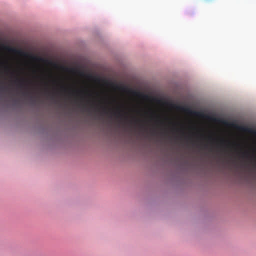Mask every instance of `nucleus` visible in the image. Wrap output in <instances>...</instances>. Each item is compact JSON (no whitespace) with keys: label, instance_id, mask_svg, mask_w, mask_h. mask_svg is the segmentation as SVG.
Returning a JSON list of instances; mask_svg holds the SVG:
<instances>
[{"label":"nucleus","instance_id":"f257e3e1","mask_svg":"<svg viewBox=\"0 0 256 256\" xmlns=\"http://www.w3.org/2000/svg\"><path fill=\"white\" fill-rule=\"evenodd\" d=\"M208 139V142L196 145L202 149L237 155L247 154L252 149L249 145L244 143L232 142L223 138L216 139L211 136Z\"/></svg>","mask_w":256,"mask_h":256},{"label":"nucleus","instance_id":"f03ea898","mask_svg":"<svg viewBox=\"0 0 256 256\" xmlns=\"http://www.w3.org/2000/svg\"><path fill=\"white\" fill-rule=\"evenodd\" d=\"M14 83L17 84V85L19 88H25L26 89V90H25L23 92V94L24 95H27L28 94V92L27 90V88L26 86V80H24V79L16 78V80H14Z\"/></svg>","mask_w":256,"mask_h":256},{"label":"nucleus","instance_id":"7ed1b4c3","mask_svg":"<svg viewBox=\"0 0 256 256\" xmlns=\"http://www.w3.org/2000/svg\"><path fill=\"white\" fill-rule=\"evenodd\" d=\"M112 114L116 118H120V120H128V116L124 114L123 111L120 109H118L117 110L112 112Z\"/></svg>","mask_w":256,"mask_h":256},{"label":"nucleus","instance_id":"20e7f679","mask_svg":"<svg viewBox=\"0 0 256 256\" xmlns=\"http://www.w3.org/2000/svg\"><path fill=\"white\" fill-rule=\"evenodd\" d=\"M6 49L8 50V52L16 53V54H20L21 52L20 50H17L16 48H11L10 46H6Z\"/></svg>","mask_w":256,"mask_h":256},{"label":"nucleus","instance_id":"39448f33","mask_svg":"<svg viewBox=\"0 0 256 256\" xmlns=\"http://www.w3.org/2000/svg\"><path fill=\"white\" fill-rule=\"evenodd\" d=\"M184 138L187 140H190V142L193 144V145H195V142L192 140V137L191 136H184Z\"/></svg>","mask_w":256,"mask_h":256},{"label":"nucleus","instance_id":"423d86ee","mask_svg":"<svg viewBox=\"0 0 256 256\" xmlns=\"http://www.w3.org/2000/svg\"><path fill=\"white\" fill-rule=\"evenodd\" d=\"M102 111L103 113L107 114L108 113V109L106 107H102Z\"/></svg>","mask_w":256,"mask_h":256},{"label":"nucleus","instance_id":"0eeeda50","mask_svg":"<svg viewBox=\"0 0 256 256\" xmlns=\"http://www.w3.org/2000/svg\"><path fill=\"white\" fill-rule=\"evenodd\" d=\"M6 88L2 85L0 84V90H5Z\"/></svg>","mask_w":256,"mask_h":256},{"label":"nucleus","instance_id":"6e6552de","mask_svg":"<svg viewBox=\"0 0 256 256\" xmlns=\"http://www.w3.org/2000/svg\"><path fill=\"white\" fill-rule=\"evenodd\" d=\"M140 122V120H138V119H134V122L135 123V124H137L138 123V122Z\"/></svg>","mask_w":256,"mask_h":256},{"label":"nucleus","instance_id":"1a4fd4ad","mask_svg":"<svg viewBox=\"0 0 256 256\" xmlns=\"http://www.w3.org/2000/svg\"><path fill=\"white\" fill-rule=\"evenodd\" d=\"M248 160H256V159H249Z\"/></svg>","mask_w":256,"mask_h":256},{"label":"nucleus","instance_id":"9d476101","mask_svg":"<svg viewBox=\"0 0 256 256\" xmlns=\"http://www.w3.org/2000/svg\"><path fill=\"white\" fill-rule=\"evenodd\" d=\"M142 126H142V124H140V128H142Z\"/></svg>","mask_w":256,"mask_h":256},{"label":"nucleus","instance_id":"9b49d317","mask_svg":"<svg viewBox=\"0 0 256 256\" xmlns=\"http://www.w3.org/2000/svg\"><path fill=\"white\" fill-rule=\"evenodd\" d=\"M182 136H184V132H182Z\"/></svg>","mask_w":256,"mask_h":256},{"label":"nucleus","instance_id":"f8f14e48","mask_svg":"<svg viewBox=\"0 0 256 256\" xmlns=\"http://www.w3.org/2000/svg\"><path fill=\"white\" fill-rule=\"evenodd\" d=\"M232 160H234V159H233Z\"/></svg>","mask_w":256,"mask_h":256}]
</instances>
